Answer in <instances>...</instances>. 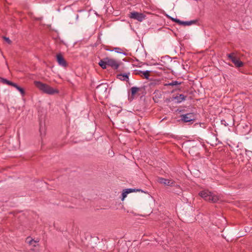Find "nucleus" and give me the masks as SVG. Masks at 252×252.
Here are the masks:
<instances>
[{"instance_id": "2", "label": "nucleus", "mask_w": 252, "mask_h": 252, "mask_svg": "<svg viewBox=\"0 0 252 252\" xmlns=\"http://www.w3.org/2000/svg\"><path fill=\"white\" fill-rule=\"evenodd\" d=\"M98 64L102 69H106L107 66H109L115 70L117 69L120 66V63L115 60L108 57L100 60Z\"/></svg>"}, {"instance_id": "27", "label": "nucleus", "mask_w": 252, "mask_h": 252, "mask_svg": "<svg viewBox=\"0 0 252 252\" xmlns=\"http://www.w3.org/2000/svg\"><path fill=\"white\" fill-rule=\"evenodd\" d=\"M180 88V86H178L177 87V88Z\"/></svg>"}, {"instance_id": "10", "label": "nucleus", "mask_w": 252, "mask_h": 252, "mask_svg": "<svg viewBox=\"0 0 252 252\" xmlns=\"http://www.w3.org/2000/svg\"><path fill=\"white\" fill-rule=\"evenodd\" d=\"M174 22L177 23L179 24L180 25H183L184 26H190L192 24H196L197 22V20H191L190 21H182L178 19L174 18Z\"/></svg>"}, {"instance_id": "4", "label": "nucleus", "mask_w": 252, "mask_h": 252, "mask_svg": "<svg viewBox=\"0 0 252 252\" xmlns=\"http://www.w3.org/2000/svg\"><path fill=\"white\" fill-rule=\"evenodd\" d=\"M181 119L178 120L179 122H183L184 123L193 122L196 120L195 115L193 113H187L186 114L182 115Z\"/></svg>"}, {"instance_id": "15", "label": "nucleus", "mask_w": 252, "mask_h": 252, "mask_svg": "<svg viewBox=\"0 0 252 252\" xmlns=\"http://www.w3.org/2000/svg\"><path fill=\"white\" fill-rule=\"evenodd\" d=\"M26 241L28 243H29L31 245H33V246L35 247L36 245L34 244H35L37 241H35L33 239H31L30 237L27 238Z\"/></svg>"}, {"instance_id": "16", "label": "nucleus", "mask_w": 252, "mask_h": 252, "mask_svg": "<svg viewBox=\"0 0 252 252\" xmlns=\"http://www.w3.org/2000/svg\"><path fill=\"white\" fill-rule=\"evenodd\" d=\"M175 189H177V190H176V192H174V193H176L178 195H181L182 193V189H181L179 186H174V190Z\"/></svg>"}, {"instance_id": "12", "label": "nucleus", "mask_w": 252, "mask_h": 252, "mask_svg": "<svg viewBox=\"0 0 252 252\" xmlns=\"http://www.w3.org/2000/svg\"><path fill=\"white\" fill-rule=\"evenodd\" d=\"M187 97L186 95L183 94H177L174 96V102L179 103L185 100Z\"/></svg>"}, {"instance_id": "11", "label": "nucleus", "mask_w": 252, "mask_h": 252, "mask_svg": "<svg viewBox=\"0 0 252 252\" xmlns=\"http://www.w3.org/2000/svg\"><path fill=\"white\" fill-rule=\"evenodd\" d=\"M158 182L165 186H172L173 182L171 180H169L163 178L159 177L158 179Z\"/></svg>"}, {"instance_id": "25", "label": "nucleus", "mask_w": 252, "mask_h": 252, "mask_svg": "<svg viewBox=\"0 0 252 252\" xmlns=\"http://www.w3.org/2000/svg\"><path fill=\"white\" fill-rule=\"evenodd\" d=\"M165 85L173 86V81H172L171 83L169 84H166Z\"/></svg>"}, {"instance_id": "17", "label": "nucleus", "mask_w": 252, "mask_h": 252, "mask_svg": "<svg viewBox=\"0 0 252 252\" xmlns=\"http://www.w3.org/2000/svg\"><path fill=\"white\" fill-rule=\"evenodd\" d=\"M14 87L16 88L21 93L23 96L25 95V92L23 88L19 86L17 84H15V86H14Z\"/></svg>"}, {"instance_id": "6", "label": "nucleus", "mask_w": 252, "mask_h": 252, "mask_svg": "<svg viewBox=\"0 0 252 252\" xmlns=\"http://www.w3.org/2000/svg\"><path fill=\"white\" fill-rule=\"evenodd\" d=\"M128 16L130 18L137 20L139 22H142L146 17V15L143 13L136 11L130 12Z\"/></svg>"}, {"instance_id": "28", "label": "nucleus", "mask_w": 252, "mask_h": 252, "mask_svg": "<svg viewBox=\"0 0 252 252\" xmlns=\"http://www.w3.org/2000/svg\"><path fill=\"white\" fill-rule=\"evenodd\" d=\"M171 93H173V90L171 91Z\"/></svg>"}, {"instance_id": "1", "label": "nucleus", "mask_w": 252, "mask_h": 252, "mask_svg": "<svg viewBox=\"0 0 252 252\" xmlns=\"http://www.w3.org/2000/svg\"><path fill=\"white\" fill-rule=\"evenodd\" d=\"M34 84L37 88L43 93L52 95L59 93L58 90L55 89L49 85L40 81H35L34 82Z\"/></svg>"}, {"instance_id": "21", "label": "nucleus", "mask_w": 252, "mask_h": 252, "mask_svg": "<svg viewBox=\"0 0 252 252\" xmlns=\"http://www.w3.org/2000/svg\"><path fill=\"white\" fill-rule=\"evenodd\" d=\"M150 72L151 71H149V70L144 71H143L142 75H144L145 78L148 79L149 77L150 76Z\"/></svg>"}, {"instance_id": "19", "label": "nucleus", "mask_w": 252, "mask_h": 252, "mask_svg": "<svg viewBox=\"0 0 252 252\" xmlns=\"http://www.w3.org/2000/svg\"><path fill=\"white\" fill-rule=\"evenodd\" d=\"M126 190L128 193L135 192V191H141L143 192V191L141 189H126Z\"/></svg>"}, {"instance_id": "3", "label": "nucleus", "mask_w": 252, "mask_h": 252, "mask_svg": "<svg viewBox=\"0 0 252 252\" xmlns=\"http://www.w3.org/2000/svg\"><path fill=\"white\" fill-rule=\"evenodd\" d=\"M199 194L206 201L213 203H215L219 200V197L217 195L209 191L208 190H202L199 192Z\"/></svg>"}, {"instance_id": "26", "label": "nucleus", "mask_w": 252, "mask_h": 252, "mask_svg": "<svg viewBox=\"0 0 252 252\" xmlns=\"http://www.w3.org/2000/svg\"><path fill=\"white\" fill-rule=\"evenodd\" d=\"M167 16L170 18L172 21H173V17L167 15Z\"/></svg>"}, {"instance_id": "14", "label": "nucleus", "mask_w": 252, "mask_h": 252, "mask_svg": "<svg viewBox=\"0 0 252 252\" xmlns=\"http://www.w3.org/2000/svg\"><path fill=\"white\" fill-rule=\"evenodd\" d=\"M0 82L3 84H5L13 87L15 86L16 83H13L10 81L7 80L6 79L2 77H0Z\"/></svg>"}, {"instance_id": "5", "label": "nucleus", "mask_w": 252, "mask_h": 252, "mask_svg": "<svg viewBox=\"0 0 252 252\" xmlns=\"http://www.w3.org/2000/svg\"><path fill=\"white\" fill-rule=\"evenodd\" d=\"M227 56L234 64L236 67H240L243 66V63L239 60V59L235 55L234 53L228 54Z\"/></svg>"}, {"instance_id": "23", "label": "nucleus", "mask_w": 252, "mask_h": 252, "mask_svg": "<svg viewBox=\"0 0 252 252\" xmlns=\"http://www.w3.org/2000/svg\"><path fill=\"white\" fill-rule=\"evenodd\" d=\"M134 71H135V74H136V75H141V74H142L143 73V71H141V70H135Z\"/></svg>"}, {"instance_id": "24", "label": "nucleus", "mask_w": 252, "mask_h": 252, "mask_svg": "<svg viewBox=\"0 0 252 252\" xmlns=\"http://www.w3.org/2000/svg\"><path fill=\"white\" fill-rule=\"evenodd\" d=\"M172 98L170 97V98H166L165 100V102L167 103L171 102V101L172 100Z\"/></svg>"}, {"instance_id": "8", "label": "nucleus", "mask_w": 252, "mask_h": 252, "mask_svg": "<svg viewBox=\"0 0 252 252\" xmlns=\"http://www.w3.org/2000/svg\"><path fill=\"white\" fill-rule=\"evenodd\" d=\"M57 61L60 65L63 67H66L67 63L63 56L61 53H59L56 55Z\"/></svg>"}, {"instance_id": "9", "label": "nucleus", "mask_w": 252, "mask_h": 252, "mask_svg": "<svg viewBox=\"0 0 252 252\" xmlns=\"http://www.w3.org/2000/svg\"><path fill=\"white\" fill-rule=\"evenodd\" d=\"M185 85L183 82L174 81V92L179 91H183L184 90Z\"/></svg>"}, {"instance_id": "20", "label": "nucleus", "mask_w": 252, "mask_h": 252, "mask_svg": "<svg viewBox=\"0 0 252 252\" xmlns=\"http://www.w3.org/2000/svg\"><path fill=\"white\" fill-rule=\"evenodd\" d=\"M127 194H128L126 189H125L123 190V191L122 194V198L121 199L122 201H123L125 198L126 197Z\"/></svg>"}, {"instance_id": "22", "label": "nucleus", "mask_w": 252, "mask_h": 252, "mask_svg": "<svg viewBox=\"0 0 252 252\" xmlns=\"http://www.w3.org/2000/svg\"><path fill=\"white\" fill-rule=\"evenodd\" d=\"M3 39L9 44H11L12 41L8 37H7L6 36H2Z\"/></svg>"}, {"instance_id": "7", "label": "nucleus", "mask_w": 252, "mask_h": 252, "mask_svg": "<svg viewBox=\"0 0 252 252\" xmlns=\"http://www.w3.org/2000/svg\"><path fill=\"white\" fill-rule=\"evenodd\" d=\"M141 90V89L140 88L137 87H132L130 89V92H128V100L131 102L132 101L133 99L135 97V94L138 93L139 91Z\"/></svg>"}, {"instance_id": "18", "label": "nucleus", "mask_w": 252, "mask_h": 252, "mask_svg": "<svg viewBox=\"0 0 252 252\" xmlns=\"http://www.w3.org/2000/svg\"><path fill=\"white\" fill-rule=\"evenodd\" d=\"M114 50L116 52V53H120V54H124V55H126V53L123 52L122 49L119 47H115L114 48Z\"/></svg>"}, {"instance_id": "13", "label": "nucleus", "mask_w": 252, "mask_h": 252, "mask_svg": "<svg viewBox=\"0 0 252 252\" xmlns=\"http://www.w3.org/2000/svg\"><path fill=\"white\" fill-rule=\"evenodd\" d=\"M129 72L127 73H120L117 75V78L122 81L128 82Z\"/></svg>"}]
</instances>
